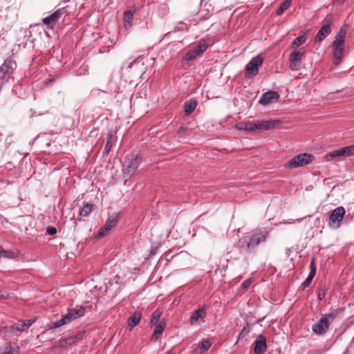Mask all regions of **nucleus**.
Masks as SVG:
<instances>
[{"mask_svg": "<svg viewBox=\"0 0 354 354\" xmlns=\"http://www.w3.org/2000/svg\"><path fill=\"white\" fill-rule=\"evenodd\" d=\"M278 121L276 120H258L241 122L235 125L236 129L245 131H262L273 128Z\"/></svg>", "mask_w": 354, "mask_h": 354, "instance_id": "obj_1", "label": "nucleus"}, {"mask_svg": "<svg viewBox=\"0 0 354 354\" xmlns=\"http://www.w3.org/2000/svg\"><path fill=\"white\" fill-rule=\"evenodd\" d=\"M267 232L256 230L252 231L248 235L243 236L240 239L239 243L241 244H245V250L248 252H251L254 250L259 244L263 243L266 241Z\"/></svg>", "mask_w": 354, "mask_h": 354, "instance_id": "obj_2", "label": "nucleus"}, {"mask_svg": "<svg viewBox=\"0 0 354 354\" xmlns=\"http://www.w3.org/2000/svg\"><path fill=\"white\" fill-rule=\"evenodd\" d=\"M346 37V29L341 28L336 34L335 39L332 44L333 50V63L337 66L342 62L344 52V39Z\"/></svg>", "mask_w": 354, "mask_h": 354, "instance_id": "obj_3", "label": "nucleus"}, {"mask_svg": "<svg viewBox=\"0 0 354 354\" xmlns=\"http://www.w3.org/2000/svg\"><path fill=\"white\" fill-rule=\"evenodd\" d=\"M84 313L85 308L82 306H80L76 308H71L66 315H63L62 319L52 324L49 326V328L54 329L69 324L77 318L84 316Z\"/></svg>", "mask_w": 354, "mask_h": 354, "instance_id": "obj_4", "label": "nucleus"}, {"mask_svg": "<svg viewBox=\"0 0 354 354\" xmlns=\"http://www.w3.org/2000/svg\"><path fill=\"white\" fill-rule=\"evenodd\" d=\"M17 66L16 61L12 56L8 57L0 66V86L8 81Z\"/></svg>", "mask_w": 354, "mask_h": 354, "instance_id": "obj_5", "label": "nucleus"}, {"mask_svg": "<svg viewBox=\"0 0 354 354\" xmlns=\"http://www.w3.org/2000/svg\"><path fill=\"white\" fill-rule=\"evenodd\" d=\"M314 160V156L310 153H304L295 156L291 158L285 165L286 168H297L299 167H304L311 163Z\"/></svg>", "mask_w": 354, "mask_h": 354, "instance_id": "obj_6", "label": "nucleus"}, {"mask_svg": "<svg viewBox=\"0 0 354 354\" xmlns=\"http://www.w3.org/2000/svg\"><path fill=\"white\" fill-rule=\"evenodd\" d=\"M346 212L343 207H338L329 213L328 225L333 229H338Z\"/></svg>", "mask_w": 354, "mask_h": 354, "instance_id": "obj_7", "label": "nucleus"}, {"mask_svg": "<svg viewBox=\"0 0 354 354\" xmlns=\"http://www.w3.org/2000/svg\"><path fill=\"white\" fill-rule=\"evenodd\" d=\"M141 161L138 155H131L127 156L124 160L123 173L129 176L134 174Z\"/></svg>", "mask_w": 354, "mask_h": 354, "instance_id": "obj_8", "label": "nucleus"}, {"mask_svg": "<svg viewBox=\"0 0 354 354\" xmlns=\"http://www.w3.org/2000/svg\"><path fill=\"white\" fill-rule=\"evenodd\" d=\"M333 317L331 314H326L321 317L317 322H316L312 326L313 331L317 335H323L328 329L330 326L329 318Z\"/></svg>", "mask_w": 354, "mask_h": 354, "instance_id": "obj_9", "label": "nucleus"}, {"mask_svg": "<svg viewBox=\"0 0 354 354\" xmlns=\"http://www.w3.org/2000/svg\"><path fill=\"white\" fill-rule=\"evenodd\" d=\"M263 58L260 55L253 57L246 66L245 77L256 75L259 72V67L263 63Z\"/></svg>", "mask_w": 354, "mask_h": 354, "instance_id": "obj_10", "label": "nucleus"}, {"mask_svg": "<svg viewBox=\"0 0 354 354\" xmlns=\"http://www.w3.org/2000/svg\"><path fill=\"white\" fill-rule=\"evenodd\" d=\"M324 22L325 24L320 28L316 35V42H321L323 41L331 32L330 25L333 22V17L331 16H326L324 20Z\"/></svg>", "mask_w": 354, "mask_h": 354, "instance_id": "obj_11", "label": "nucleus"}, {"mask_svg": "<svg viewBox=\"0 0 354 354\" xmlns=\"http://www.w3.org/2000/svg\"><path fill=\"white\" fill-rule=\"evenodd\" d=\"M254 354H263L266 351L267 342L266 338L263 335H259V339L254 343Z\"/></svg>", "mask_w": 354, "mask_h": 354, "instance_id": "obj_12", "label": "nucleus"}, {"mask_svg": "<svg viewBox=\"0 0 354 354\" xmlns=\"http://www.w3.org/2000/svg\"><path fill=\"white\" fill-rule=\"evenodd\" d=\"M63 15V11L61 9L57 10L52 15L45 17L42 19L44 24L48 25L52 28L53 25H55L61 19Z\"/></svg>", "mask_w": 354, "mask_h": 354, "instance_id": "obj_13", "label": "nucleus"}, {"mask_svg": "<svg viewBox=\"0 0 354 354\" xmlns=\"http://www.w3.org/2000/svg\"><path fill=\"white\" fill-rule=\"evenodd\" d=\"M279 95L276 91H268L263 93L259 100V103L262 105H267L272 102V100L278 99Z\"/></svg>", "mask_w": 354, "mask_h": 354, "instance_id": "obj_14", "label": "nucleus"}, {"mask_svg": "<svg viewBox=\"0 0 354 354\" xmlns=\"http://www.w3.org/2000/svg\"><path fill=\"white\" fill-rule=\"evenodd\" d=\"M304 52L301 53L299 50H295L291 53L289 57L290 62V68L294 69L301 64V58L303 56Z\"/></svg>", "mask_w": 354, "mask_h": 354, "instance_id": "obj_15", "label": "nucleus"}, {"mask_svg": "<svg viewBox=\"0 0 354 354\" xmlns=\"http://www.w3.org/2000/svg\"><path fill=\"white\" fill-rule=\"evenodd\" d=\"M310 273L308 276V277L305 279V281L302 283L303 288H305L311 283L313 278L315 277V275L316 274V266L315 263V259H312L310 263Z\"/></svg>", "mask_w": 354, "mask_h": 354, "instance_id": "obj_16", "label": "nucleus"}, {"mask_svg": "<svg viewBox=\"0 0 354 354\" xmlns=\"http://www.w3.org/2000/svg\"><path fill=\"white\" fill-rule=\"evenodd\" d=\"M206 315L205 308L204 307L198 308L194 312H192L190 316V323L191 324H194L200 319H203L205 318Z\"/></svg>", "mask_w": 354, "mask_h": 354, "instance_id": "obj_17", "label": "nucleus"}, {"mask_svg": "<svg viewBox=\"0 0 354 354\" xmlns=\"http://www.w3.org/2000/svg\"><path fill=\"white\" fill-rule=\"evenodd\" d=\"M198 102L196 100H187L184 104V111L186 115H189L196 109Z\"/></svg>", "mask_w": 354, "mask_h": 354, "instance_id": "obj_18", "label": "nucleus"}, {"mask_svg": "<svg viewBox=\"0 0 354 354\" xmlns=\"http://www.w3.org/2000/svg\"><path fill=\"white\" fill-rule=\"evenodd\" d=\"M142 313L140 312H135L131 315L128 320V327L132 328L135 327L140 321Z\"/></svg>", "mask_w": 354, "mask_h": 354, "instance_id": "obj_19", "label": "nucleus"}, {"mask_svg": "<svg viewBox=\"0 0 354 354\" xmlns=\"http://www.w3.org/2000/svg\"><path fill=\"white\" fill-rule=\"evenodd\" d=\"M165 325L166 324L163 321H161L158 325L156 326L152 335V339L157 340L160 337L165 329Z\"/></svg>", "mask_w": 354, "mask_h": 354, "instance_id": "obj_20", "label": "nucleus"}, {"mask_svg": "<svg viewBox=\"0 0 354 354\" xmlns=\"http://www.w3.org/2000/svg\"><path fill=\"white\" fill-rule=\"evenodd\" d=\"M26 325L24 322L19 321L15 324H13L9 330H7L10 333L15 334V332H21L26 329ZM4 331H6V330Z\"/></svg>", "mask_w": 354, "mask_h": 354, "instance_id": "obj_21", "label": "nucleus"}, {"mask_svg": "<svg viewBox=\"0 0 354 354\" xmlns=\"http://www.w3.org/2000/svg\"><path fill=\"white\" fill-rule=\"evenodd\" d=\"M20 348L16 343L10 342L1 354H19Z\"/></svg>", "mask_w": 354, "mask_h": 354, "instance_id": "obj_22", "label": "nucleus"}, {"mask_svg": "<svg viewBox=\"0 0 354 354\" xmlns=\"http://www.w3.org/2000/svg\"><path fill=\"white\" fill-rule=\"evenodd\" d=\"M134 12V10H128L124 12V21L126 28L127 26L130 27L131 26Z\"/></svg>", "mask_w": 354, "mask_h": 354, "instance_id": "obj_23", "label": "nucleus"}, {"mask_svg": "<svg viewBox=\"0 0 354 354\" xmlns=\"http://www.w3.org/2000/svg\"><path fill=\"white\" fill-rule=\"evenodd\" d=\"M211 342L208 340L203 341L198 347L194 350L195 354H201L207 351L211 346Z\"/></svg>", "mask_w": 354, "mask_h": 354, "instance_id": "obj_24", "label": "nucleus"}, {"mask_svg": "<svg viewBox=\"0 0 354 354\" xmlns=\"http://www.w3.org/2000/svg\"><path fill=\"white\" fill-rule=\"evenodd\" d=\"M93 205L91 203H86L84 205V207L80 210L79 214L80 216L87 217L89 214L92 212Z\"/></svg>", "mask_w": 354, "mask_h": 354, "instance_id": "obj_25", "label": "nucleus"}, {"mask_svg": "<svg viewBox=\"0 0 354 354\" xmlns=\"http://www.w3.org/2000/svg\"><path fill=\"white\" fill-rule=\"evenodd\" d=\"M340 156H344L342 148L339 149L334 150V151L326 154L325 158H326V160L328 161L333 158H335L340 157Z\"/></svg>", "mask_w": 354, "mask_h": 354, "instance_id": "obj_26", "label": "nucleus"}, {"mask_svg": "<svg viewBox=\"0 0 354 354\" xmlns=\"http://www.w3.org/2000/svg\"><path fill=\"white\" fill-rule=\"evenodd\" d=\"M292 1L291 0H285L283 1V3L280 5L279 8H278L277 11V15H282L284 11H286L291 5Z\"/></svg>", "mask_w": 354, "mask_h": 354, "instance_id": "obj_27", "label": "nucleus"}, {"mask_svg": "<svg viewBox=\"0 0 354 354\" xmlns=\"http://www.w3.org/2000/svg\"><path fill=\"white\" fill-rule=\"evenodd\" d=\"M117 222L118 219L116 218V217H109L106 221L105 225L104 226L105 230L106 232H109L113 227L115 225Z\"/></svg>", "mask_w": 354, "mask_h": 354, "instance_id": "obj_28", "label": "nucleus"}, {"mask_svg": "<svg viewBox=\"0 0 354 354\" xmlns=\"http://www.w3.org/2000/svg\"><path fill=\"white\" fill-rule=\"evenodd\" d=\"M306 40V37L305 35H299L293 41L292 44V48H297L304 44Z\"/></svg>", "mask_w": 354, "mask_h": 354, "instance_id": "obj_29", "label": "nucleus"}, {"mask_svg": "<svg viewBox=\"0 0 354 354\" xmlns=\"http://www.w3.org/2000/svg\"><path fill=\"white\" fill-rule=\"evenodd\" d=\"M342 152L344 157H348L354 155V145L342 147Z\"/></svg>", "mask_w": 354, "mask_h": 354, "instance_id": "obj_30", "label": "nucleus"}, {"mask_svg": "<svg viewBox=\"0 0 354 354\" xmlns=\"http://www.w3.org/2000/svg\"><path fill=\"white\" fill-rule=\"evenodd\" d=\"M198 55H199L194 48L189 50L185 55L184 59L186 61H190L195 59Z\"/></svg>", "mask_w": 354, "mask_h": 354, "instance_id": "obj_31", "label": "nucleus"}, {"mask_svg": "<svg viewBox=\"0 0 354 354\" xmlns=\"http://www.w3.org/2000/svg\"><path fill=\"white\" fill-rule=\"evenodd\" d=\"M114 140V136L109 133L107 137V141L104 147V152L109 153L112 147V142Z\"/></svg>", "mask_w": 354, "mask_h": 354, "instance_id": "obj_32", "label": "nucleus"}, {"mask_svg": "<svg viewBox=\"0 0 354 354\" xmlns=\"http://www.w3.org/2000/svg\"><path fill=\"white\" fill-rule=\"evenodd\" d=\"M0 257H4V258L13 259L15 257V254L13 252L5 250L2 248L0 252Z\"/></svg>", "mask_w": 354, "mask_h": 354, "instance_id": "obj_33", "label": "nucleus"}, {"mask_svg": "<svg viewBox=\"0 0 354 354\" xmlns=\"http://www.w3.org/2000/svg\"><path fill=\"white\" fill-rule=\"evenodd\" d=\"M161 313L159 310H155L151 317V324H155L160 317Z\"/></svg>", "mask_w": 354, "mask_h": 354, "instance_id": "obj_34", "label": "nucleus"}, {"mask_svg": "<svg viewBox=\"0 0 354 354\" xmlns=\"http://www.w3.org/2000/svg\"><path fill=\"white\" fill-rule=\"evenodd\" d=\"M326 294V287L325 286H321L319 287L318 289V299L319 300H322L325 297Z\"/></svg>", "mask_w": 354, "mask_h": 354, "instance_id": "obj_35", "label": "nucleus"}, {"mask_svg": "<svg viewBox=\"0 0 354 354\" xmlns=\"http://www.w3.org/2000/svg\"><path fill=\"white\" fill-rule=\"evenodd\" d=\"M82 337L80 336L78 337L77 335H74V336L68 337H67L66 339L67 340V343L68 344V345H71V344L77 342Z\"/></svg>", "mask_w": 354, "mask_h": 354, "instance_id": "obj_36", "label": "nucleus"}, {"mask_svg": "<svg viewBox=\"0 0 354 354\" xmlns=\"http://www.w3.org/2000/svg\"><path fill=\"white\" fill-rule=\"evenodd\" d=\"M207 48V46L205 44H198L194 48V50L196 51V53L200 55L203 53Z\"/></svg>", "mask_w": 354, "mask_h": 354, "instance_id": "obj_37", "label": "nucleus"}, {"mask_svg": "<svg viewBox=\"0 0 354 354\" xmlns=\"http://www.w3.org/2000/svg\"><path fill=\"white\" fill-rule=\"evenodd\" d=\"M108 232H106L104 229V227L103 228H101L99 232H97V234H96L95 236V238L97 239H100L102 237H103L104 236H105V234L107 233Z\"/></svg>", "mask_w": 354, "mask_h": 354, "instance_id": "obj_38", "label": "nucleus"}, {"mask_svg": "<svg viewBox=\"0 0 354 354\" xmlns=\"http://www.w3.org/2000/svg\"><path fill=\"white\" fill-rule=\"evenodd\" d=\"M46 231L49 235H55L57 233V229L55 227H48Z\"/></svg>", "mask_w": 354, "mask_h": 354, "instance_id": "obj_39", "label": "nucleus"}, {"mask_svg": "<svg viewBox=\"0 0 354 354\" xmlns=\"http://www.w3.org/2000/svg\"><path fill=\"white\" fill-rule=\"evenodd\" d=\"M68 345V344L67 343V340L66 338L64 339H61L59 341V347H65L66 346Z\"/></svg>", "mask_w": 354, "mask_h": 354, "instance_id": "obj_40", "label": "nucleus"}, {"mask_svg": "<svg viewBox=\"0 0 354 354\" xmlns=\"http://www.w3.org/2000/svg\"><path fill=\"white\" fill-rule=\"evenodd\" d=\"M250 283H251V281L250 279H247L241 283V287L243 288H247L248 287H249L250 286Z\"/></svg>", "mask_w": 354, "mask_h": 354, "instance_id": "obj_41", "label": "nucleus"}, {"mask_svg": "<svg viewBox=\"0 0 354 354\" xmlns=\"http://www.w3.org/2000/svg\"><path fill=\"white\" fill-rule=\"evenodd\" d=\"M142 59V56H140L138 57L136 60L131 62L129 64V68H131L132 66L135 64V63H137V62H140V59Z\"/></svg>", "mask_w": 354, "mask_h": 354, "instance_id": "obj_42", "label": "nucleus"}, {"mask_svg": "<svg viewBox=\"0 0 354 354\" xmlns=\"http://www.w3.org/2000/svg\"><path fill=\"white\" fill-rule=\"evenodd\" d=\"M34 322L35 321L33 319H28L26 322H24L25 324L26 325V328L30 327L34 323Z\"/></svg>", "mask_w": 354, "mask_h": 354, "instance_id": "obj_43", "label": "nucleus"}, {"mask_svg": "<svg viewBox=\"0 0 354 354\" xmlns=\"http://www.w3.org/2000/svg\"><path fill=\"white\" fill-rule=\"evenodd\" d=\"M167 354H172V353H167Z\"/></svg>", "mask_w": 354, "mask_h": 354, "instance_id": "obj_44", "label": "nucleus"}]
</instances>
